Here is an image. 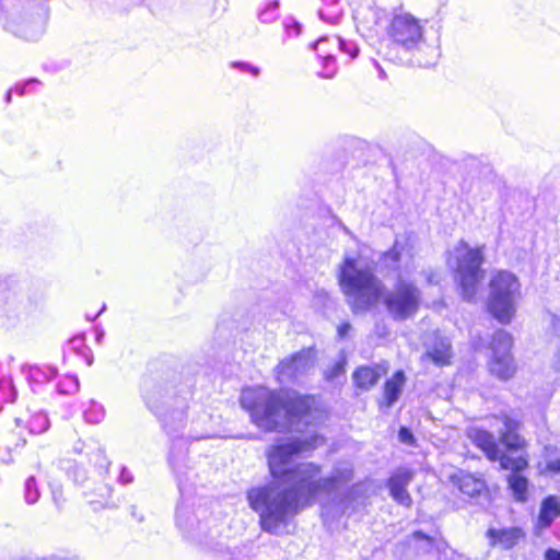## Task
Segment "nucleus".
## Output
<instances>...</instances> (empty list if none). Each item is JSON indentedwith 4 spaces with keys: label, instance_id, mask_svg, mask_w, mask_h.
I'll list each match as a JSON object with an SVG mask.
<instances>
[{
    "label": "nucleus",
    "instance_id": "1",
    "mask_svg": "<svg viewBox=\"0 0 560 560\" xmlns=\"http://www.w3.org/2000/svg\"><path fill=\"white\" fill-rule=\"evenodd\" d=\"M323 436L312 434L305 439H292L271 446L267 452L272 481L247 492L249 506L259 514L262 530L279 535L288 518L305 506L312 505L319 495L331 494L341 485L351 481L350 464L337 466L330 477H320L319 466L313 463L293 465L294 457L317 448Z\"/></svg>",
    "mask_w": 560,
    "mask_h": 560
},
{
    "label": "nucleus",
    "instance_id": "2",
    "mask_svg": "<svg viewBox=\"0 0 560 560\" xmlns=\"http://www.w3.org/2000/svg\"><path fill=\"white\" fill-rule=\"evenodd\" d=\"M338 280L354 313L366 312L381 300L395 320H406L419 311L421 291L415 282L400 272L394 285L385 290L383 281L375 273V261L362 253L343 257Z\"/></svg>",
    "mask_w": 560,
    "mask_h": 560
},
{
    "label": "nucleus",
    "instance_id": "3",
    "mask_svg": "<svg viewBox=\"0 0 560 560\" xmlns=\"http://www.w3.org/2000/svg\"><path fill=\"white\" fill-rule=\"evenodd\" d=\"M241 404L252 421L265 431H303L324 420L318 400L296 392L246 388L241 394Z\"/></svg>",
    "mask_w": 560,
    "mask_h": 560
},
{
    "label": "nucleus",
    "instance_id": "4",
    "mask_svg": "<svg viewBox=\"0 0 560 560\" xmlns=\"http://www.w3.org/2000/svg\"><path fill=\"white\" fill-rule=\"evenodd\" d=\"M387 34L392 43L408 54L419 67L433 66L441 56L439 37L427 35L421 21L408 12L394 14Z\"/></svg>",
    "mask_w": 560,
    "mask_h": 560
},
{
    "label": "nucleus",
    "instance_id": "5",
    "mask_svg": "<svg viewBox=\"0 0 560 560\" xmlns=\"http://www.w3.org/2000/svg\"><path fill=\"white\" fill-rule=\"evenodd\" d=\"M467 435L472 444L480 448L487 458L491 462H499L500 467L513 472L508 477L509 488L512 490L516 501L527 500L528 481L525 477L518 475L528 466L524 456L511 457L506 455L499 446L495 436L487 430L480 428H470Z\"/></svg>",
    "mask_w": 560,
    "mask_h": 560
},
{
    "label": "nucleus",
    "instance_id": "6",
    "mask_svg": "<svg viewBox=\"0 0 560 560\" xmlns=\"http://www.w3.org/2000/svg\"><path fill=\"white\" fill-rule=\"evenodd\" d=\"M485 246L470 247L465 241H460L454 248L448 264L455 269L456 280L466 301H472L477 294L478 285L483 278Z\"/></svg>",
    "mask_w": 560,
    "mask_h": 560
},
{
    "label": "nucleus",
    "instance_id": "7",
    "mask_svg": "<svg viewBox=\"0 0 560 560\" xmlns=\"http://www.w3.org/2000/svg\"><path fill=\"white\" fill-rule=\"evenodd\" d=\"M521 298V283L517 277L505 270L498 271L489 283L488 307L490 313L502 324H509Z\"/></svg>",
    "mask_w": 560,
    "mask_h": 560
},
{
    "label": "nucleus",
    "instance_id": "8",
    "mask_svg": "<svg viewBox=\"0 0 560 560\" xmlns=\"http://www.w3.org/2000/svg\"><path fill=\"white\" fill-rule=\"evenodd\" d=\"M512 337L504 330H498L492 339L490 372L501 380H509L515 373V365L510 354Z\"/></svg>",
    "mask_w": 560,
    "mask_h": 560
},
{
    "label": "nucleus",
    "instance_id": "9",
    "mask_svg": "<svg viewBox=\"0 0 560 560\" xmlns=\"http://www.w3.org/2000/svg\"><path fill=\"white\" fill-rule=\"evenodd\" d=\"M164 429L172 441L170 465L173 469H177L182 460L185 459L188 438L184 436V413L183 411H176L170 417L163 419Z\"/></svg>",
    "mask_w": 560,
    "mask_h": 560
},
{
    "label": "nucleus",
    "instance_id": "10",
    "mask_svg": "<svg viewBox=\"0 0 560 560\" xmlns=\"http://www.w3.org/2000/svg\"><path fill=\"white\" fill-rule=\"evenodd\" d=\"M314 350L311 348L304 349L290 358H285L277 365V378L280 383L292 382L312 370L314 368Z\"/></svg>",
    "mask_w": 560,
    "mask_h": 560
},
{
    "label": "nucleus",
    "instance_id": "11",
    "mask_svg": "<svg viewBox=\"0 0 560 560\" xmlns=\"http://www.w3.org/2000/svg\"><path fill=\"white\" fill-rule=\"evenodd\" d=\"M491 427L498 432L500 442L509 451H518L525 447V440L518 434L520 422L508 415L494 416Z\"/></svg>",
    "mask_w": 560,
    "mask_h": 560
},
{
    "label": "nucleus",
    "instance_id": "12",
    "mask_svg": "<svg viewBox=\"0 0 560 560\" xmlns=\"http://www.w3.org/2000/svg\"><path fill=\"white\" fill-rule=\"evenodd\" d=\"M353 18L357 22V27L363 33L377 34L385 27L387 14L385 10L373 4H361L355 9Z\"/></svg>",
    "mask_w": 560,
    "mask_h": 560
},
{
    "label": "nucleus",
    "instance_id": "13",
    "mask_svg": "<svg viewBox=\"0 0 560 560\" xmlns=\"http://www.w3.org/2000/svg\"><path fill=\"white\" fill-rule=\"evenodd\" d=\"M413 479V472L408 468H399L387 482L392 498L404 506H411L412 499L407 491V487Z\"/></svg>",
    "mask_w": 560,
    "mask_h": 560
},
{
    "label": "nucleus",
    "instance_id": "14",
    "mask_svg": "<svg viewBox=\"0 0 560 560\" xmlns=\"http://www.w3.org/2000/svg\"><path fill=\"white\" fill-rule=\"evenodd\" d=\"M487 537L491 546L511 549L524 537V533L520 527L489 528Z\"/></svg>",
    "mask_w": 560,
    "mask_h": 560
},
{
    "label": "nucleus",
    "instance_id": "15",
    "mask_svg": "<svg viewBox=\"0 0 560 560\" xmlns=\"http://www.w3.org/2000/svg\"><path fill=\"white\" fill-rule=\"evenodd\" d=\"M560 516V499L556 495H548L540 504L536 523V530L541 532L548 528L552 522Z\"/></svg>",
    "mask_w": 560,
    "mask_h": 560
},
{
    "label": "nucleus",
    "instance_id": "16",
    "mask_svg": "<svg viewBox=\"0 0 560 560\" xmlns=\"http://www.w3.org/2000/svg\"><path fill=\"white\" fill-rule=\"evenodd\" d=\"M451 479L460 492L469 497L480 494L486 487L482 479L464 471H458L452 475Z\"/></svg>",
    "mask_w": 560,
    "mask_h": 560
},
{
    "label": "nucleus",
    "instance_id": "17",
    "mask_svg": "<svg viewBox=\"0 0 560 560\" xmlns=\"http://www.w3.org/2000/svg\"><path fill=\"white\" fill-rule=\"evenodd\" d=\"M8 27L11 32L27 40L38 39L45 30L43 21L33 18L24 20L21 23L11 22Z\"/></svg>",
    "mask_w": 560,
    "mask_h": 560
},
{
    "label": "nucleus",
    "instance_id": "18",
    "mask_svg": "<svg viewBox=\"0 0 560 560\" xmlns=\"http://www.w3.org/2000/svg\"><path fill=\"white\" fill-rule=\"evenodd\" d=\"M425 357L438 365L450 363L451 342L446 337H436L432 345H428Z\"/></svg>",
    "mask_w": 560,
    "mask_h": 560
},
{
    "label": "nucleus",
    "instance_id": "19",
    "mask_svg": "<svg viewBox=\"0 0 560 560\" xmlns=\"http://www.w3.org/2000/svg\"><path fill=\"white\" fill-rule=\"evenodd\" d=\"M405 381L406 378L402 371H397L392 378L386 381L384 386V399L381 401V406L389 408L398 400Z\"/></svg>",
    "mask_w": 560,
    "mask_h": 560
},
{
    "label": "nucleus",
    "instance_id": "20",
    "mask_svg": "<svg viewBox=\"0 0 560 560\" xmlns=\"http://www.w3.org/2000/svg\"><path fill=\"white\" fill-rule=\"evenodd\" d=\"M382 373L380 366H361L353 373V381L361 390H368L378 382Z\"/></svg>",
    "mask_w": 560,
    "mask_h": 560
},
{
    "label": "nucleus",
    "instance_id": "21",
    "mask_svg": "<svg viewBox=\"0 0 560 560\" xmlns=\"http://www.w3.org/2000/svg\"><path fill=\"white\" fill-rule=\"evenodd\" d=\"M20 308V302L14 292L7 287H0V317H10Z\"/></svg>",
    "mask_w": 560,
    "mask_h": 560
},
{
    "label": "nucleus",
    "instance_id": "22",
    "mask_svg": "<svg viewBox=\"0 0 560 560\" xmlns=\"http://www.w3.org/2000/svg\"><path fill=\"white\" fill-rule=\"evenodd\" d=\"M326 4L325 8H320L318 11L319 18L329 23V24H336L338 23L341 10L338 5V0H323Z\"/></svg>",
    "mask_w": 560,
    "mask_h": 560
},
{
    "label": "nucleus",
    "instance_id": "23",
    "mask_svg": "<svg viewBox=\"0 0 560 560\" xmlns=\"http://www.w3.org/2000/svg\"><path fill=\"white\" fill-rule=\"evenodd\" d=\"M40 497L37 482L34 476H30L24 485V499L27 504H34Z\"/></svg>",
    "mask_w": 560,
    "mask_h": 560
},
{
    "label": "nucleus",
    "instance_id": "24",
    "mask_svg": "<svg viewBox=\"0 0 560 560\" xmlns=\"http://www.w3.org/2000/svg\"><path fill=\"white\" fill-rule=\"evenodd\" d=\"M78 390L79 380L75 376L67 375L58 384V392L62 395H72Z\"/></svg>",
    "mask_w": 560,
    "mask_h": 560
},
{
    "label": "nucleus",
    "instance_id": "25",
    "mask_svg": "<svg viewBox=\"0 0 560 560\" xmlns=\"http://www.w3.org/2000/svg\"><path fill=\"white\" fill-rule=\"evenodd\" d=\"M49 428V420L45 413L35 415L30 421V432L40 434Z\"/></svg>",
    "mask_w": 560,
    "mask_h": 560
},
{
    "label": "nucleus",
    "instance_id": "26",
    "mask_svg": "<svg viewBox=\"0 0 560 560\" xmlns=\"http://www.w3.org/2000/svg\"><path fill=\"white\" fill-rule=\"evenodd\" d=\"M331 40L332 46L335 48L342 50L343 52L348 54L351 58H354L359 52V48L357 44H354L353 42H346L337 36L331 37Z\"/></svg>",
    "mask_w": 560,
    "mask_h": 560
},
{
    "label": "nucleus",
    "instance_id": "27",
    "mask_svg": "<svg viewBox=\"0 0 560 560\" xmlns=\"http://www.w3.org/2000/svg\"><path fill=\"white\" fill-rule=\"evenodd\" d=\"M411 539L415 541L416 547L423 552H428L433 546V539L422 532H415Z\"/></svg>",
    "mask_w": 560,
    "mask_h": 560
},
{
    "label": "nucleus",
    "instance_id": "28",
    "mask_svg": "<svg viewBox=\"0 0 560 560\" xmlns=\"http://www.w3.org/2000/svg\"><path fill=\"white\" fill-rule=\"evenodd\" d=\"M84 419L90 423H100L104 419V410L102 406L94 404L84 412Z\"/></svg>",
    "mask_w": 560,
    "mask_h": 560
},
{
    "label": "nucleus",
    "instance_id": "29",
    "mask_svg": "<svg viewBox=\"0 0 560 560\" xmlns=\"http://www.w3.org/2000/svg\"><path fill=\"white\" fill-rule=\"evenodd\" d=\"M322 58L324 60V72L322 73V75L327 79L332 78L336 73V67L334 66L335 58L332 54L327 52Z\"/></svg>",
    "mask_w": 560,
    "mask_h": 560
},
{
    "label": "nucleus",
    "instance_id": "30",
    "mask_svg": "<svg viewBox=\"0 0 560 560\" xmlns=\"http://www.w3.org/2000/svg\"><path fill=\"white\" fill-rule=\"evenodd\" d=\"M231 67L232 68H237V69H240L243 72H249L254 77H257L260 73V71H259V69L257 67L252 66V65H249L247 62L234 61V62L231 63Z\"/></svg>",
    "mask_w": 560,
    "mask_h": 560
},
{
    "label": "nucleus",
    "instance_id": "31",
    "mask_svg": "<svg viewBox=\"0 0 560 560\" xmlns=\"http://www.w3.org/2000/svg\"><path fill=\"white\" fill-rule=\"evenodd\" d=\"M399 256H400V249H399V243L396 242L394 247L384 254V261L387 262V261H390V262H397L399 260Z\"/></svg>",
    "mask_w": 560,
    "mask_h": 560
},
{
    "label": "nucleus",
    "instance_id": "32",
    "mask_svg": "<svg viewBox=\"0 0 560 560\" xmlns=\"http://www.w3.org/2000/svg\"><path fill=\"white\" fill-rule=\"evenodd\" d=\"M331 44L332 45V40L331 38H327V37H323V38H319L315 45H314V49L319 54V56H324L326 55L328 51L326 50V44Z\"/></svg>",
    "mask_w": 560,
    "mask_h": 560
},
{
    "label": "nucleus",
    "instance_id": "33",
    "mask_svg": "<svg viewBox=\"0 0 560 560\" xmlns=\"http://www.w3.org/2000/svg\"><path fill=\"white\" fill-rule=\"evenodd\" d=\"M345 372V363L343 362H337L335 363L329 371L326 372L327 378H335L341 373Z\"/></svg>",
    "mask_w": 560,
    "mask_h": 560
},
{
    "label": "nucleus",
    "instance_id": "34",
    "mask_svg": "<svg viewBox=\"0 0 560 560\" xmlns=\"http://www.w3.org/2000/svg\"><path fill=\"white\" fill-rule=\"evenodd\" d=\"M399 440L408 445H411L413 443V435L407 428H401L399 430Z\"/></svg>",
    "mask_w": 560,
    "mask_h": 560
},
{
    "label": "nucleus",
    "instance_id": "35",
    "mask_svg": "<svg viewBox=\"0 0 560 560\" xmlns=\"http://www.w3.org/2000/svg\"><path fill=\"white\" fill-rule=\"evenodd\" d=\"M36 82H37V80L31 79V80H27V81H25V82H23L21 84H16L15 88H14V91H15L16 94L22 96V95H24L26 93V88L28 85L33 84V83H36Z\"/></svg>",
    "mask_w": 560,
    "mask_h": 560
},
{
    "label": "nucleus",
    "instance_id": "36",
    "mask_svg": "<svg viewBox=\"0 0 560 560\" xmlns=\"http://www.w3.org/2000/svg\"><path fill=\"white\" fill-rule=\"evenodd\" d=\"M547 469L555 474H560V458L549 460L547 463Z\"/></svg>",
    "mask_w": 560,
    "mask_h": 560
},
{
    "label": "nucleus",
    "instance_id": "37",
    "mask_svg": "<svg viewBox=\"0 0 560 560\" xmlns=\"http://www.w3.org/2000/svg\"><path fill=\"white\" fill-rule=\"evenodd\" d=\"M546 560H560V551L557 549L549 548L545 552Z\"/></svg>",
    "mask_w": 560,
    "mask_h": 560
},
{
    "label": "nucleus",
    "instance_id": "38",
    "mask_svg": "<svg viewBox=\"0 0 560 560\" xmlns=\"http://www.w3.org/2000/svg\"><path fill=\"white\" fill-rule=\"evenodd\" d=\"M259 19L265 22V23H268V22H271L273 19H275V14L269 11L268 9H264L260 14H259Z\"/></svg>",
    "mask_w": 560,
    "mask_h": 560
},
{
    "label": "nucleus",
    "instance_id": "39",
    "mask_svg": "<svg viewBox=\"0 0 560 560\" xmlns=\"http://www.w3.org/2000/svg\"><path fill=\"white\" fill-rule=\"evenodd\" d=\"M52 500L58 508H60L63 502L62 491L59 489H52Z\"/></svg>",
    "mask_w": 560,
    "mask_h": 560
},
{
    "label": "nucleus",
    "instance_id": "40",
    "mask_svg": "<svg viewBox=\"0 0 560 560\" xmlns=\"http://www.w3.org/2000/svg\"><path fill=\"white\" fill-rule=\"evenodd\" d=\"M119 479H120L121 483L127 485L132 481V476L126 468H122Z\"/></svg>",
    "mask_w": 560,
    "mask_h": 560
},
{
    "label": "nucleus",
    "instance_id": "41",
    "mask_svg": "<svg viewBox=\"0 0 560 560\" xmlns=\"http://www.w3.org/2000/svg\"><path fill=\"white\" fill-rule=\"evenodd\" d=\"M57 374V370L55 368H51V366H47L45 368V371H44V377L46 380H51L56 376Z\"/></svg>",
    "mask_w": 560,
    "mask_h": 560
},
{
    "label": "nucleus",
    "instance_id": "42",
    "mask_svg": "<svg viewBox=\"0 0 560 560\" xmlns=\"http://www.w3.org/2000/svg\"><path fill=\"white\" fill-rule=\"evenodd\" d=\"M351 328V326L349 324H343L341 325L339 328H338V334L340 337H345L347 335V332L349 331V329Z\"/></svg>",
    "mask_w": 560,
    "mask_h": 560
},
{
    "label": "nucleus",
    "instance_id": "43",
    "mask_svg": "<svg viewBox=\"0 0 560 560\" xmlns=\"http://www.w3.org/2000/svg\"><path fill=\"white\" fill-rule=\"evenodd\" d=\"M100 490L102 492L101 495L104 497V498L105 497H109L110 491H112L110 488L108 486H106V485L102 486Z\"/></svg>",
    "mask_w": 560,
    "mask_h": 560
},
{
    "label": "nucleus",
    "instance_id": "44",
    "mask_svg": "<svg viewBox=\"0 0 560 560\" xmlns=\"http://www.w3.org/2000/svg\"><path fill=\"white\" fill-rule=\"evenodd\" d=\"M278 7H279V2L272 1L266 7V9H268L269 11H271L273 13L278 9Z\"/></svg>",
    "mask_w": 560,
    "mask_h": 560
},
{
    "label": "nucleus",
    "instance_id": "45",
    "mask_svg": "<svg viewBox=\"0 0 560 560\" xmlns=\"http://www.w3.org/2000/svg\"><path fill=\"white\" fill-rule=\"evenodd\" d=\"M104 310H105V305H103V306H102V308H101V311H100L97 314L93 315V316H91V315L86 314V318H88L89 320H94V319H95V318H96V317H97L102 312H104Z\"/></svg>",
    "mask_w": 560,
    "mask_h": 560
},
{
    "label": "nucleus",
    "instance_id": "46",
    "mask_svg": "<svg viewBox=\"0 0 560 560\" xmlns=\"http://www.w3.org/2000/svg\"><path fill=\"white\" fill-rule=\"evenodd\" d=\"M294 30H295V34L299 35L301 33V25L299 23H294Z\"/></svg>",
    "mask_w": 560,
    "mask_h": 560
},
{
    "label": "nucleus",
    "instance_id": "47",
    "mask_svg": "<svg viewBox=\"0 0 560 560\" xmlns=\"http://www.w3.org/2000/svg\"><path fill=\"white\" fill-rule=\"evenodd\" d=\"M11 98H12V90L8 91L7 95H5V102L7 103H10L11 102Z\"/></svg>",
    "mask_w": 560,
    "mask_h": 560
},
{
    "label": "nucleus",
    "instance_id": "48",
    "mask_svg": "<svg viewBox=\"0 0 560 560\" xmlns=\"http://www.w3.org/2000/svg\"><path fill=\"white\" fill-rule=\"evenodd\" d=\"M0 385H1V386H7V387H11V383H10V382H8V381H3V382H1V384H0Z\"/></svg>",
    "mask_w": 560,
    "mask_h": 560
},
{
    "label": "nucleus",
    "instance_id": "49",
    "mask_svg": "<svg viewBox=\"0 0 560 560\" xmlns=\"http://www.w3.org/2000/svg\"><path fill=\"white\" fill-rule=\"evenodd\" d=\"M177 523L179 526H183L179 514H177Z\"/></svg>",
    "mask_w": 560,
    "mask_h": 560
},
{
    "label": "nucleus",
    "instance_id": "50",
    "mask_svg": "<svg viewBox=\"0 0 560 560\" xmlns=\"http://www.w3.org/2000/svg\"><path fill=\"white\" fill-rule=\"evenodd\" d=\"M380 75H381V78H384L385 73L383 70L380 71Z\"/></svg>",
    "mask_w": 560,
    "mask_h": 560
},
{
    "label": "nucleus",
    "instance_id": "51",
    "mask_svg": "<svg viewBox=\"0 0 560 560\" xmlns=\"http://www.w3.org/2000/svg\"><path fill=\"white\" fill-rule=\"evenodd\" d=\"M429 282H433L432 276L428 278Z\"/></svg>",
    "mask_w": 560,
    "mask_h": 560
},
{
    "label": "nucleus",
    "instance_id": "52",
    "mask_svg": "<svg viewBox=\"0 0 560 560\" xmlns=\"http://www.w3.org/2000/svg\"><path fill=\"white\" fill-rule=\"evenodd\" d=\"M2 409V402L0 401V410Z\"/></svg>",
    "mask_w": 560,
    "mask_h": 560
}]
</instances>
